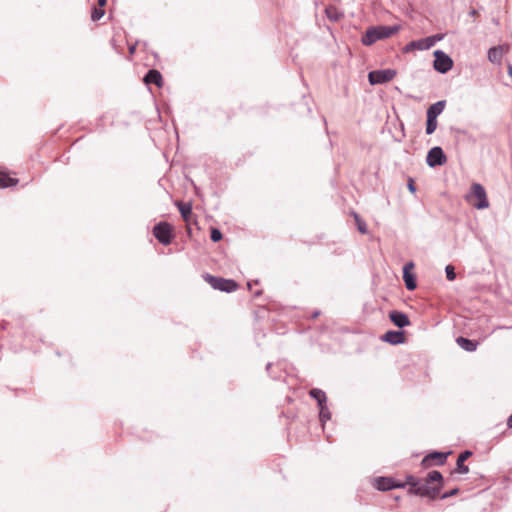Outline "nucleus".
Masks as SVG:
<instances>
[{"mask_svg":"<svg viewBox=\"0 0 512 512\" xmlns=\"http://www.w3.org/2000/svg\"><path fill=\"white\" fill-rule=\"evenodd\" d=\"M443 487V476L438 470L429 472L424 481H419V484L414 488H409L408 492L413 495L426 497L428 499H437Z\"/></svg>","mask_w":512,"mask_h":512,"instance_id":"f257e3e1","label":"nucleus"},{"mask_svg":"<svg viewBox=\"0 0 512 512\" xmlns=\"http://www.w3.org/2000/svg\"><path fill=\"white\" fill-rule=\"evenodd\" d=\"M400 29L398 25L386 26H371L362 36L361 42L365 46H371L378 40L386 39L397 33Z\"/></svg>","mask_w":512,"mask_h":512,"instance_id":"f03ea898","label":"nucleus"},{"mask_svg":"<svg viewBox=\"0 0 512 512\" xmlns=\"http://www.w3.org/2000/svg\"><path fill=\"white\" fill-rule=\"evenodd\" d=\"M203 278L215 290L231 293L236 291L238 288L237 282L233 279H225L222 277L213 276L209 273H205Z\"/></svg>","mask_w":512,"mask_h":512,"instance_id":"7ed1b4c3","label":"nucleus"},{"mask_svg":"<svg viewBox=\"0 0 512 512\" xmlns=\"http://www.w3.org/2000/svg\"><path fill=\"white\" fill-rule=\"evenodd\" d=\"M154 237L162 244L169 245L174 237L172 226L168 222L161 221L153 227Z\"/></svg>","mask_w":512,"mask_h":512,"instance_id":"20e7f679","label":"nucleus"},{"mask_svg":"<svg viewBox=\"0 0 512 512\" xmlns=\"http://www.w3.org/2000/svg\"><path fill=\"white\" fill-rule=\"evenodd\" d=\"M433 68L441 74H445L453 67L452 58L442 50H435Z\"/></svg>","mask_w":512,"mask_h":512,"instance_id":"39448f33","label":"nucleus"},{"mask_svg":"<svg viewBox=\"0 0 512 512\" xmlns=\"http://www.w3.org/2000/svg\"><path fill=\"white\" fill-rule=\"evenodd\" d=\"M396 76L394 69L374 70L368 73V81L371 85L385 84Z\"/></svg>","mask_w":512,"mask_h":512,"instance_id":"423d86ee","label":"nucleus"},{"mask_svg":"<svg viewBox=\"0 0 512 512\" xmlns=\"http://www.w3.org/2000/svg\"><path fill=\"white\" fill-rule=\"evenodd\" d=\"M446 161L447 157L443 149L439 146L432 147L427 153L426 163L431 168L442 166L446 163Z\"/></svg>","mask_w":512,"mask_h":512,"instance_id":"0eeeda50","label":"nucleus"},{"mask_svg":"<svg viewBox=\"0 0 512 512\" xmlns=\"http://www.w3.org/2000/svg\"><path fill=\"white\" fill-rule=\"evenodd\" d=\"M471 193L477 199L474 207L478 210L486 209L489 207V201L487 199L486 191L484 187L479 183H473L471 185Z\"/></svg>","mask_w":512,"mask_h":512,"instance_id":"6e6552de","label":"nucleus"},{"mask_svg":"<svg viewBox=\"0 0 512 512\" xmlns=\"http://www.w3.org/2000/svg\"><path fill=\"white\" fill-rule=\"evenodd\" d=\"M374 487L379 491H389L395 488H404L405 484L394 480L392 477H377L373 480Z\"/></svg>","mask_w":512,"mask_h":512,"instance_id":"1a4fd4ad","label":"nucleus"},{"mask_svg":"<svg viewBox=\"0 0 512 512\" xmlns=\"http://www.w3.org/2000/svg\"><path fill=\"white\" fill-rule=\"evenodd\" d=\"M451 452L432 451L422 459V465L428 467L434 461L436 465H443Z\"/></svg>","mask_w":512,"mask_h":512,"instance_id":"9d476101","label":"nucleus"},{"mask_svg":"<svg viewBox=\"0 0 512 512\" xmlns=\"http://www.w3.org/2000/svg\"><path fill=\"white\" fill-rule=\"evenodd\" d=\"M414 267L413 262H408L403 267V280L405 283V287L409 291H413L417 287L416 276L411 272V269Z\"/></svg>","mask_w":512,"mask_h":512,"instance_id":"9b49d317","label":"nucleus"},{"mask_svg":"<svg viewBox=\"0 0 512 512\" xmlns=\"http://www.w3.org/2000/svg\"><path fill=\"white\" fill-rule=\"evenodd\" d=\"M390 321L399 329L407 327L411 324L409 317L406 313L399 310H392L389 312Z\"/></svg>","mask_w":512,"mask_h":512,"instance_id":"f8f14e48","label":"nucleus"},{"mask_svg":"<svg viewBox=\"0 0 512 512\" xmlns=\"http://www.w3.org/2000/svg\"><path fill=\"white\" fill-rule=\"evenodd\" d=\"M381 339L391 345H399L405 342V332L402 330H389Z\"/></svg>","mask_w":512,"mask_h":512,"instance_id":"ddd939ff","label":"nucleus"},{"mask_svg":"<svg viewBox=\"0 0 512 512\" xmlns=\"http://www.w3.org/2000/svg\"><path fill=\"white\" fill-rule=\"evenodd\" d=\"M508 50V46H493L488 50V60L493 64H501L504 51Z\"/></svg>","mask_w":512,"mask_h":512,"instance_id":"4468645a","label":"nucleus"},{"mask_svg":"<svg viewBox=\"0 0 512 512\" xmlns=\"http://www.w3.org/2000/svg\"><path fill=\"white\" fill-rule=\"evenodd\" d=\"M146 84H155L157 87H162L163 78L161 73L156 69H150L144 76Z\"/></svg>","mask_w":512,"mask_h":512,"instance_id":"2eb2a0df","label":"nucleus"},{"mask_svg":"<svg viewBox=\"0 0 512 512\" xmlns=\"http://www.w3.org/2000/svg\"><path fill=\"white\" fill-rule=\"evenodd\" d=\"M472 455V452L470 450H464L462 451L456 462V470L460 474H466L469 472V468L467 465H465V461Z\"/></svg>","mask_w":512,"mask_h":512,"instance_id":"dca6fc26","label":"nucleus"},{"mask_svg":"<svg viewBox=\"0 0 512 512\" xmlns=\"http://www.w3.org/2000/svg\"><path fill=\"white\" fill-rule=\"evenodd\" d=\"M456 343L458 344L459 347H461L463 350L467 351V352H474L476 351L478 345H479V342L476 341V340H472V339H469V338H465L463 336H459L456 338Z\"/></svg>","mask_w":512,"mask_h":512,"instance_id":"f3484780","label":"nucleus"},{"mask_svg":"<svg viewBox=\"0 0 512 512\" xmlns=\"http://www.w3.org/2000/svg\"><path fill=\"white\" fill-rule=\"evenodd\" d=\"M428 50L430 49V46H429V43H428V39L427 38H422V39H419V40H413L411 42H409L405 47H404V52H410L412 50Z\"/></svg>","mask_w":512,"mask_h":512,"instance_id":"a211bd4d","label":"nucleus"},{"mask_svg":"<svg viewBox=\"0 0 512 512\" xmlns=\"http://www.w3.org/2000/svg\"><path fill=\"white\" fill-rule=\"evenodd\" d=\"M446 106L445 100H440L430 105L426 112V117L436 118L443 112Z\"/></svg>","mask_w":512,"mask_h":512,"instance_id":"6ab92c4d","label":"nucleus"},{"mask_svg":"<svg viewBox=\"0 0 512 512\" xmlns=\"http://www.w3.org/2000/svg\"><path fill=\"white\" fill-rule=\"evenodd\" d=\"M309 396L317 402V406H321L327 403L326 393L319 388H312L309 391Z\"/></svg>","mask_w":512,"mask_h":512,"instance_id":"aec40b11","label":"nucleus"},{"mask_svg":"<svg viewBox=\"0 0 512 512\" xmlns=\"http://www.w3.org/2000/svg\"><path fill=\"white\" fill-rule=\"evenodd\" d=\"M176 205L183 220L188 222L192 215V204L190 202H176Z\"/></svg>","mask_w":512,"mask_h":512,"instance_id":"412c9836","label":"nucleus"},{"mask_svg":"<svg viewBox=\"0 0 512 512\" xmlns=\"http://www.w3.org/2000/svg\"><path fill=\"white\" fill-rule=\"evenodd\" d=\"M19 180L17 178L11 177L9 174L5 172H0V188H8L17 185Z\"/></svg>","mask_w":512,"mask_h":512,"instance_id":"4be33fe9","label":"nucleus"},{"mask_svg":"<svg viewBox=\"0 0 512 512\" xmlns=\"http://www.w3.org/2000/svg\"><path fill=\"white\" fill-rule=\"evenodd\" d=\"M319 408V420L322 424V426L325 425L327 421L331 419V412L326 404H323L321 406H318Z\"/></svg>","mask_w":512,"mask_h":512,"instance_id":"5701e85b","label":"nucleus"},{"mask_svg":"<svg viewBox=\"0 0 512 512\" xmlns=\"http://www.w3.org/2000/svg\"><path fill=\"white\" fill-rule=\"evenodd\" d=\"M437 128V119L427 117L426 119V134L431 135L435 132Z\"/></svg>","mask_w":512,"mask_h":512,"instance_id":"b1692460","label":"nucleus"},{"mask_svg":"<svg viewBox=\"0 0 512 512\" xmlns=\"http://www.w3.org/2000/svg\"><path fill=\"white\" fill-rule=\"evenodd\" d=\"M354 218L357 224L358 231L362 234L367 233V224L363 219L360 218V216L356 213H354Z\"/></svg>","mask_w":512,"mask_h":512,"instance_id":"393cba45","label":"nucleus"},{"mask_svg":"<svg viewBox=\"0 0 512 512\" xmlns=\"http://www.w3.org/2000/svg\"><path fill=\"white\" fill-rule=\"evenodd\" d=\"M104 14H105V11L102 8L94 7L92 10V13H91V19L93 21H98L104 16Z\"/></svg>","mask_w":512,"mask_h":512,"instance_id":"a878e982","label":"nucleus"},{"mask_svg":"<svg viewBox=\"0 0 512 512\" xmlns=\"http://www.w3.org/2000/svg\"><path fill=\"white\" fill-rule=\"evenodd\" d=\"M223 235L222 232L218 228H211L210 231V239L213 242H219L222 239Z\"/></svg>","mask_w":512,"mask_h":512,"instance_id":"bb28decb","label":"nucleus"},{"mask_svg":"<svg viewBox=\"0 0 512 512\" xmlns=\"http://www.w3.org/2000/svg\"><path fill=\"white\" fill-rule=\"evenodd\" d=\"M445 273H446V277L449 281H453L456 279V272L452 265H447L445 267Z\"/></svg>","mask_w":512,"mask_h":512,"instance_id":"cd10ccee","label":"nucleus"},{"mask_svg":"<svg viewBox=\"0 0 512 512\" xmlns=\"http://www.w3.org/2000/svg\"><path fill=\"white\" fill-rule=\"evenodd\" d=\"M426 38L428 39V43L431 48L436 44V42L441 41L444 38V35L443 34H435L432 36H428Z\"/></svg>","mask_w":512,"mask_h":512,"instance_id":"c85d7f7f","label":"nucleus"},{"mask_svg":"<svg viewBox=\"0 0 512 512\" xmlns=\"http://www.w3.org/2000/svg\"><path fill=\"white\" fill-rule=\"evenodd\" d=\"M419 479H417L416 477L412 476V475H409L407 476V481L405 484L406 485H409L410 487L409 488H414L416 487L417 484H419Z\"/></svg>","mask_w":512,"mask_h":512,"instance_id":"c756f323","label":"nucleus"},{"mask_svg":"<svg viewBox=\"0 0 512 512\" xmlns=\"http://www.w3.org/2000/svg\"><path fill=\"white\" fill-rule=\"evenodd\" d=\"M458 492H459V488H453L449 491L444 492L443 494H440L438 498L446 499V498L456 495Z\"/></svg>","mask_w":512,"mask_h":512,"instance_id":"7c9ffc66","label":"nucleus"},{"mask_svg":"<svg viewBox=\"0 0 512 512\" xmlns=\"http://www.w3.org/2000/svg\"><path fill=\"white\" fill-rule=\"evenodd\" d=\"M326 14H327V17L330 19V20H333V21H337L339 20L340 18V15L335 11V13H332L331 12V8H327L326 9Z\"/></svg>","mask_w":512,"mask_h":512,"instance_id":"2f4dec72","label":"nucleus"},{"mask_svg":"<svg viewBox=\"0 0 512 512\" xmlns=\"http://www.w3.org/2000/svg\"><path fill=\"white\" fill-rule=\"evenodd\" d=\"M407 187H408V190H409L411 193H413V194H414V193L416 192V186H415V184H414L413 179H411V178H410V179L408 180Z\"/></svg>","mask_w":512,"mask_h":512,"instance_id":"473e14b6","label":"nucleus"},{"mask_svg":"<svg viewBox=\"0 0 512 512\" xmlns=\"http://www.w3.org/2000/svg\"><path fill=\"white\" fill-rule=\"evenodd\" d=\"M97 3L99 7L102 8L107 4V0H97Z\"/></svg>","mask_w":512,"mask_h":512,"instance_id":"72a5a7b5","label":"nucleus"},{"mask_svg":"<svg viewBox=\"0 0 512 512\" xmlns=\"http://www.w3.org/2000/svg\"><path fill=\"white\" fill-rule=\"evenodd\" d=\"M507 426L509 428H512V414L509 416L508 420H507Z\"/></svg>","mask_w":512,"mask_h":512,"instance_id":"f704fd0d","label":"nucleus"},{"mask_svg":"<svg viewBox=\"0 0 512 512\" xmlns=\"http://www.w3.org/2000/svg\"><path fill=\"white\" fill-rule=\"evenodd\" d=\"M135 49H136V45H132V46H130V47H129V52H130V54H134Z\"/></svg>","mask_w":512,"mask_h":512,"instance_id":"c9c22d12","label":"nucleus"},{"mask_svg":"<svg viewBox=\"0 0 512 512\" xmlns=\"http://www.w3.org/2000/svg\"><path fill=\"white\" fill-rule=\"evenodd\" d=\"M320 315V311H314L313 314H312V318L315 319L317 318L318 316Z\"/></svg>","mask_w":512,"mask_h":512,"instance_id":"e433bc0d","label":"nucleus"},{"mask_svg":"<svg viewBox=\"0 0 512 512\" xmlns=\"http://www.w3.org/2000/svg\"><path fill=\"white\" fill-rule=\"evenodd\" d=\"M271 367H272V363H268V364L266 365V371H267L268 373H270V369H271Z\"/></svg>","mask_w":512,"mask_h":512,"instance_id":"4c0bfd02","label":"nucleus"},{"mask_svg":"<svg viewBox=\"0 0 512 512\" xmlns=\"http://www.w3.org/2000/svg\"><path fill=\"white\" fill-rule=\"evenodd\" d=\"M261 294H262V291H261V290H257V291L254 293V296H255V297H259Z\"/></svg>","mask_w":512,"mask_h":512,"instance_id":"58836bf2","label":"nucleus"},{"mask_svg":"<svg viewBox=\"0 0 512 512\" xmlns=\"http://www.w3.org/2000/svg\"><path fill=\"white\" fill-rule=\"evenodd\" d=\"M508 72L510 75H512V66L511 65H509V67H508Z\"/></svg>","mask_w":512,"mask_h":512,"instance_id":"ea45409f","label":"nucleus"},{"mask_svg":"<svg viewBox=\"0 0 512 512\" xmlns=\"http://www.w3.org/2000/svg\"><path fill=\"white\" fill-rule=\"evenodd\" d=\"M247 286H248V288H249V289H251V286H252V285H251V282H248V283H247Z\"/></svg>","mask_w":512,"mask_h":512,"instance_id":"a19ab883","label":"nucleus"}]
</instances>
